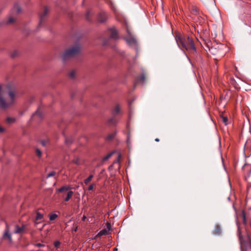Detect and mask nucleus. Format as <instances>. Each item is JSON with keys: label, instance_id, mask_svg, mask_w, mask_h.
<instances>
[{"label": "nucleus", "instance_id": "obj_40", "mask_svg": "<svg viewBox=\"0 0 251 251\" xmlns=\"http://www.w3.org/2000/svg\"><path fill=\"white\" fill-rule=\"evenodd\" d=\"M251 174V166H250V170L248 173V177H250Z\"/></svg>", "mask_w": 251, "mask_h": 251}, {"label": "nucleus", "instance_id": "obj_46", "mask_svg": "<svg viewBox=\"0 0 251 251\" xmlns=\"http://www.w3.org/2000/svg\"><path fill=\"white\" fill-rule=\"evenodd\" d=\"M155 141L156 142H159V139L158 138H156V139H155Z\"/></svg>", "mask_w": 251, "mask_h": 251}, {"label": "nucleus", "instance_id": "obj_9", "mask_svg": "<svg viewBox=\"0 0 251 251\" xmlns=\"http://www.w3.org/2000/svg\"><path fill=\"white\" fill-rule=\"evenodd\" d=\"M190 12L193 15H198L200 14V9L198 7L192 5L190 8Z\"/></svg>", "mask_w": 251, "mask_h": 251}, {"label": "nucleus", "instance_id": "obj_45", "mask_svg": "<svg viewBox=\"0 0 251 251\" xmlns=\"http://www.w3.org/2000/svg\"><path fill=\"white\" fill-rule=\"evenodd\" d=\"M16 55V54L15 53H13V54H11V57L13 58Z\"/></svg>", "mask_w": 251, "mask_h": 251}, {"label": "nucleus", "instance_id": "obj_36", "mask_svg": "<svg viewBox=\"0 0 251 251\" xmlns=\"http://www.w3.org/2000/svg\"><path fill=\"white\" fill-rule=\"evenodd\" d=\"M16 11L17 13H20L21 11V8L19 6L16 7Z\"/></svg>", "mask_w": 251, "mask_h": 251}, {"label": "nucleus", "instance_id": "obj_17", "mask_svg": "<svg viewBox=\"0 0 251 251\" xmlns=\"http://www.w3.org/2000/svg\"><path fill=\"white\" fill-rule=\"evenodd\" d=\"M73 192L72 191H70L67 193V195L66 197L65 198L64 201H68L70 200V199L72 197L73 195Z\"/></svg>", "mask_w": 251, "mask_h": 251}, {"label": "nucleus", "instance_id": "obj_10", "mask_svg": "<svg viewBox=\"0 0 251 251\" xmlns=\"http://www.w3.org/2000/svg\"><path fill=\"white\" fill-rule=\"evenodd\" d=\"M25 228V226H22L20 227L18 225H16L15 226V230L14 231L15 233H22Z\"/></svg>", "mask_w": 251, "mask_h": 251}, {"label": "nucleus", "instance_id": "obj_2", "mask_svg": "<svg viewBox=\"0 0 251 251\" xmlns=\"http://www.w3.org/2000/svg\"><path fill=\"white\" fill-rule=\"evenodd\" d=\"M176 40L178 46L194 55L197 54V49L192 37L187 35H176Z\"/></svg>", "mask_w": 251, "mask_h": 251}, {"label": "nucleus", "instance_id": "obj_39", "mask_svg": "<svg viewBox=\"0 0 251 251\" xmlns=\"http://www.w3.org/2000/svg\"><path fill=\"white\" fill-rule=\"evenodd\" d=\"M106 225H107V228L109 230H110V228H111V225H110V223H107V224H106Z\"/></svg>", "mask_w": 251, "mask_h": 251}, {"label": "nucleus", "instance_id": "obj_14", "mask_svg": "<svg viewBox=\"0 0 251 251\" xmlns=\"http://www.w3.org/2000/svg\"><path fill=\"white\" fill-rule=\"evenodd\" d=\"M71 188L70 186H64L61 187V188H59L57 191L61 193L65 191H68L70 190Z\"/></svg>", "mask_w": 251, "mask_h": 251}, {"label": "nucleus", "instance_id": "obj_33", "mask_svg": "<svg viewBox=\"0 0 251 251\" xmlns=\"http://www.w3.org/2000/svg\"><path fill=\"white\" fill-rule=\"evenodd\" d=\"M243 223L245 225L246 224V215L244 212L243 213Z\"/></svg>", "mask_w": 251, "mask_h": 251}, {"label": "nucleus", "instance_id": "obj_47", "mask_svg": "<svg viewBox=\"0 0 251 251\" xmlns=\"http://www.w3.org/2000/svg\"><path fill=\"white\" fill-rule=\"evenodd\" d=\"M76 230H77V227H76V228H75V231H76Z\"/></svg>", "mask_w": 251, "mask_h": 251}, {"label": "nucleus", "instance_id": "obj_22", "mask_svg": "<svg viewBox=\"0 0 251 251\" xmlns=\"http://www.w3.org/2000/svg\"><path fill=\"white\" fill-rule=\"evenodd\" d=\"M58 217V215L56 214H50L49 216L50 220V221H53L57 217Z\"/></svg>", "mask_w": 251, "mask_h": 251}, {"label": "nucleus", "instance_id": "obj_6", "mask_svg": "<svg viewBox=\"0 0 251 251\" xmlns=\"http://www.w3.org/2000/svg\"><path fill=\"white\" fill-rule=\"evenodd\" d=\"M6 238H7L8 239V240L10 242H12V237H11V234L9 233V226L7 224H6V228H5V230L4 231V233L3 235V239H5Z\"/></svg>", "mask_w": 251, "mask_h": 251}, {"label": "nucleus", "instance_id": "obj_20", "mask_svg": "<svg viewBox=\"0 0 251 251\" xmlns=\"http://www.w3.org/2000/svg\"><path fill=\"white\" fill-rule=\"evenodd\" d=\"M94 177L93 175H90L86 179L84 180V182L85 184H88L89 182L92 180V178Z\"/></svg>", "mask_w": 251, "mask_h": 251}, {"label": "nucleus", "instance_id": "obj_43", "mask_svg": "<svg viewBox=\"0 0 251 251\" xmlns=\"http://www.w3.org/2000/svg\"><path fill=\"white\" fill-rule=\"evenodd\" d=\"M86 216L83 215V217H82V221H85V220L86 219Z\"/></svg>", "mask_w": 251, "mask_h": 251}, {"label": "nucleus", "instance_id": "obj_15", "mask_svg": "<svg viewBox=\"0 0 251 251\" xmlns=\"http://www.w3.org/2000/svg\"><path fill=\"white\" fill-rule=\"evenodd\" d=\"M116 132H113L112 133H111L108 135V136L106 138V140L108 141H110L112 140L115 136H116Z\"/></svg>", "mask_w": 251, "mask_h": 251}, {"label": "nucleus", "instance_id": "obj_8", "mask_svg": "<svg viewBox=\"0 0 251 251\" xmlns=\"http://www.w3.org/2000/svg\"><path fill=\"white\" fill-rule=\"evenodd\" d=\"M109 31L111 32L110 38L117 39L118 38V32L115 28H111L109 29Z\"/></svg>", "mask_w": 251, "mask_h": 251}, {"label": "nucleus", "instance_id": "obj_42", "mask_svg": "<svg viewBox=\"0 0 251 251\" xmlns=\"http://www.w3.org/2000/svg\"><path fill=\"white\" fill-rule=\"evenodd\" d=\"M129 141V133L128 134L127 138V142L128 143Z\"/></svg>", "mask_w": 251, "mask_h": 251}, {"label": "nucleus", "instance_id": "obj_4", "mask_svg": "<svg viewBox=\"0 0 251 251\" xmlns=\"http://www.w3.org/2000/svg\"><path fill=\"white\" fill-rule=\"evenodd\" d=\"M107 19V14L105 12L102 11L98 15V21L101 23H104Z\"/></svg>", "mask_w": 251, "mask_h": 251}, {"label": "nucleus", "instance_id": "obj_26", "mask_svg": "<svg viewBox=\"0 0 251 251\" xmlns=\"http://www.w3.org/2000/svg\"><path fill=\"white\" fill-rule=\"evenodd\" d=\"M15 21V19L14 18L10 17L7 22V24H10L13 23Z\"/></svg>", "mask_w": 251, "mask_h": 251}, {"label": "nucleus", "instance_id": "obj_30", "mask_svg": "<svg viewBox=\"0 0 251 251\" xmlns=\"http://www.w3.org/2000/svg\"><path fill=\"white\" fill-rule=\"evenodd\" d=\"M75 71H72L70 74H69V76L70 78H74L75 77Z\"/></svg>", "mask_w": 251, "mask_h": 251}, {"label": "nucleus", "instance_id": "obj_19", "mask_svg": "<svg viewBox=\"0 0 251 251\" xmlns=\"http://www.w3.org/2000/svg\"><path fill=\"white\" fill-rule=\"evenodd\" d=\"M6 121L7 123L10 124L14 123L16 121V119L15 118L7 117L6 119Z\"/></svg>", "mask_w": 251, "mask_h": 251}, {"label": "nucleus", "instance_id": "obj_32", "mask_svg": "<svg viewBox=\"0 0 251 251\" xmlns=\"http://www.w3.org/2000/svg\"><path fill=\"white\" fill-rule=\"evenodd\" d=\"M127 41L130 44H135L136 43L135 40L132 38L127 40Z\"/></svg>", "mask_w": 251, "mask_h": 251}, {"label": "nucleus", "instance_id": "obj_37", "mask_svg": "<svg viewBox=\"0 0 251 251\" xmlns=\"http://www.w3.org/2000/svg\"><path fill=\"white\" fill-rule=\"evenodd\" d=\"M108 123H110V124H115V121H114V120L113 119H110L108 121Z\"/></svg>", "mask_w": 251, "mask_h": 251}, {"label": "nucleus", "instance_id": "obj_3", "mask_svg": "<svg viewBox=\"0 0 251 251\" xmlns=\"http://www.w3.org/2000/svg\"><path fill=\"white\" fill-rule=\"evenodd\" d=\"M80 50V48L79 45L73 47L70 49L66 50L62 56V60L64 62L66 61L74 58L77 56Z\"/></svg>", "mask_w": 251, "mask_h": 251}, {"label": "nucleus", "instance_id": "obj_35", "mask_svg": "<svg viewBox=\"0 0 251 251\" xmlns=\"http://www.w3.org/2000/svg\"><path fill=\"white\" fill-rule=\"evenodd\" d=\"M120 158H121V154H119V155H118V157L117 159H116V160L114 162V163H116V162H119V160H120Z\"/></svg>", "mask_w": 251, "mask_h": 251}, {"label": "nucleus", "instance_id": "obj_28", "mask_svg": "<svg viewBox=\"0 0 251 251\" xmlns=\"http://www.w3.org/2000/svg\"><path fill=\"white\" fill-rule=\"evenodd\" d=\"M60 245V243L58 241H56L54 242V246L55 248H58Z\"/></svg>", "mask_w": 251, "mask_h": 251}, {"label": "nucleus", "instance_id": "obj_7", "mask_svg": "<svg viewBox=\"0 0 251 251\" xmlns=\"http://www.w3.org/2000/svg\"><path fill=\"white\" fill-rule=\"evenodd\" d=\"M209 51L210 53L214 55L221 54L222 53L221 50L220 49H217L215 47L209 48Z\"/></svg>", "mask_w": 251, "mask_h": 251}, {"label": "nucleus", "instance_id": "obj_13", "mask_svg": "<svg viewBox=\"0 0 251 251\" xmlns=\"http://www.w3.org/2000/svg\"><path fill=\"white\" fill-rule=\"evenodd\" d=\"M36 117H38L39 119H41L42 118V115L41 112L39 109H37L36 111L33 114L32 117L33 118H35Z\"/></svg>", "mask_w": 251, "mask_h": 251}, {"label": "nucleus", "instance_id": "obj_25", "mask_svg": "<svg viewBox=\"0 0 251 251\" xmlns=\"http://www.w3.org/2000/svg\"><path fill=\"white\" fill-rule=\"evenodd\" d=\"M222 122L225 124V125H227L228 119L226 117L222 116Z\"/></svg>", "mask_w": 251, "mask_h": 251}, {"label": "nucleus", "instance_id": "obj_27", "mask_svg": "<svg viewBox=\"0 0 251 251\" xmlns=\"http://www.w3.org/2000/svg\"><path fill=\"white\" fill-rule=\"evenodd\" d=\"M55 174H56L55 172L51 171V172H50L48 174V175L47 176V178H48V177H51V176H54L55 175Z\"/></svg>", "mask_w": 251, "mask_h": 251}, {"label": "nucleus", "instance_id": "obj_1", "mask_svg": "<svg viewBox=\"0 0 251 251\" xmlns=\"http://www.w3.org/2000/svg\"><path fill=\"white\" fill-rule=\"evenodd\" d=\"M16 92L10 84H0V108L5 110L15 103Z\"/></svg>", "mask_w": 251, "mask_h": 251}, {"label": "nucleus", "instance_id": "obj_38", "mask_svg": "<svg viewBox=\"0 0 251 251\" xmlns=\"http://www.w3.org/2000/svg\"><path fill=\"white\" fill-rule=\"evenodd\" d=\"M5 131V129L0 126V133H2Z\"/></svg>", "mask_w": 251, "mask_h": 251}, {"label": "nucleus", "instance_id": "obj_12", "mask_svg": "<svg viewBox=\"0 0 251 251\" xmlns=\"http://www.w3.org/2000/svg\"><path fill=\"white\" fill-rule=\"evenodd\" d=\"M146 77L144 74H142L141 75L137 77V82H142L144 83L145 81Z\"/></svg>", "mask_w": 251, "mask_h": 251}, {"label": "nucleus", "instance_id": "obj_21", "mask_svg": "<svg viewBox=\"0 0 251 251\" xmlns=\"http://www.w3.org/2000/svg\"><path fill=\"white\" fill-rule=\"evenodd\" d=\"M43 218V215L40 213V212H37L36 213V220H41Z\"/></svg>", "mask_w": 251, "mask_h": 251}, {"label": "nucleus", "instance_id": "obj_24", "mask_svg": "<svg viewBox=\"0 0 251 251\" xmlns=\"http://www.w3.org/2000/svg\"><path fill=\"white\" fill-rule=\"evenodd\" d=\"M36 155L39 158H40L42 156V152L39 149H36Z\"/></svg>", "mask_w": 251, "mask_h": 251}, {"label": "nucleus", "instance_id": "obj_29", "mask_svg": "<svg viewBox=\"0 0 251 251\" xmlns=\"http://www.w3.org/2000/svg\"><path fill=\"white\" fill-rule=\"evenodd\" d=\"M120 107L118 105H117L115 109H114V112L116 113V114H118L120 112Z\"/></svg>", "mask_w": 251, "mask_h": 251}, {"label": "nucleus", "instance_id": "obj_48", "mask_svg": "<svg viewBox=\"0 0 251 251\" xmlns=\"http://www.w3.org/2000/svg\"><path fill=\"white\" fill-rule=\"evenodd\" d=\"M116 250L117 251V249L116 248H115V249H114V251H116Z\"/></svg>", "mask_w": 251, "mask_h": 251}, {"label": "nucleus", "instance_id": "obj_11", "mask_svg": "<svg viewBox=\"0 0 251 251\" xmlns=\"http://www.w3.org/2000/svg\"><path fill=\"white\" fill-rule=\"evenodd\" d=\"M221 227L219 225H216L215 226L214 230L213 231V234L215 235H220L221 232Z\"/></svg>", "mask_w": 251, "mask_h": 251}, {"label": "nucleus", "instance_id": "obj_18", "mask_svg": "<svg viewBox=\"0 0 251 251\" xmlns=\"http://www.w3.org/2000/svg\"><path fill=\"white\" fill-rule=\"evenodd\" d=\"M108 234V231L107 230H106V229L104 228V229H102L101 230H100L99 233L97 235V236H101L103 235H106Z\"/></svg>", "mask_w": 251, "mask_h": 251}, {"label": "nucleus", "instance_id": "obj_41", "mask_svg": "<svg viewBox=\"0 0 251 251\" xmlns=\"http://www.w3.org/2000/svg\"><path fill=\"white\" fill-rule=\"evenodd\" d=\"M41 144L43 146H45L46 145V143L45 141H42Z\"/></svg>", "mask_w": 251, "mask_h": 251}, {"label": "nucleus", "instance_id": "obj_16", "mask_svg": "<svg viewBox=\"0 0 251 251\" xmlns=\"http://www.w3.org/2000/svg\"><path fill=\"white\" fill-rule=\"evenodd\" d=\"M115 151H113L109 153H108L106 156L103 157L102 161L104 162L109 159L112 155L115 153Z\"/></svg>", "mask_w": 251, "mask_h": 251}, {"label": "nucleus", "instance_id": "obj_31", "mask_svg": "<svg viewBox=\"0 0 251 251\" xmlns=\"http://www.w3.org/2000/svg\"><path fill=\"white\" fill-rule=\"evenodd\" d=\"M96 186L95 184H91L88 188V190L91 191Z\"/></svg>", "mask_w": 251, "mask_h": 251}, {"label": "nucleus", "instance_id": "obj_44", "mask_svg": "<svg viewBox=\"0 0 251 251\" xmlns=\"http://www.w3.org/2000/svg\"><path fill=\"white\" fill-rule=\"evenodd\" d=\"M249 246L251 248V240L250 239H249Z\"/></svg>", "mask_w": 251, "mask_h": 251}, {"label": "nucleus", "instance_id": "obj_34", "mask_svg": "<svg viewBox=\"0 0 251 251\" xmlns=\"http://www.w3.org/2000/svg\"><path fill=\"white\" fill-rule=\"evenodd\" d=\"M36 246H37L38 247H44L45 245L42 244L41 243H37L36 244Z\"/></svg>", "mask_w": 251, "mask_h": 251}, {"label": "nucleus", "instance_id": "obj_23", "mask_svg": "<svg viewBox=\"0 0 251 251\" xmlns=\"http://www.w3.org/2000/svg\"><path fill=\"white\" fill-rule=\"evenodd\" d=\"M91 15V11L90 10H88L86 12L85 18L86 19L90 22L91 21V19L90 18V15Z\"/></svg>", "mask_w": 251, "mask_h": 251}, {"label": "nucleus", "instance_id": "obj_5", "mask_svg": "<svg viewBox=\"0 0 251 251\" xmlns=\"http://www.w3.org/2000/svg\"><path fill=\"white\" fill-rule=\"evenodd\" d=\"M49 11V8L47 6H45L44 8V12L40 15V23L39 25L41 24L42 22H43L45 19V17L48 14Z\"/></svg>", "mask_w": 251, "mask_h": 251}]
</instances>
